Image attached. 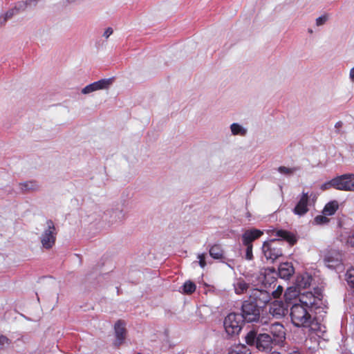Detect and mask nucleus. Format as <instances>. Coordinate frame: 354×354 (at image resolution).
<instances>
[{
    "label": "nucleus",
    "instance_id": "obj_1",
    "mask_svg": "<svg viewBox=\"0 0 354 354\" xmlns=\"http://www.w3.org/2000/svg\"><path fill=\"white\" fill-rule=\"evenodd\" d=\"M310 310L302 304H293L290 308L292 323L295 326L306 328L310 332L322 331L321 324L311 315Z\"/></svg>",
    "mask_w": 354,
    "mask_h": 354
},
{
    "label": "nucleus",
    "instance_id": "obj_35",
    "mask_svg": "<svg viewBox=\"0 0 354 354\" xmlns=\"http://www.w3.org/2000/svg\"><path fill=\"white\" fill-rule=\"evenodd\" d=\"M328 20V16L327 15H322L316 19V25L317 26H320L324 25Z\"/></svg>",
    "mask_w": 354,
    "mask_h": 354
},
{
    "label": "nucleus",
    "instance_id": "obj_36",
    "mask_svg": "<svg viewBox=\"0 0 354 354\" xmlns=\"http://www.w3.org/2000/svg\"><path fill=\"white\" fill-rule=\"evenodd\" d=\"M328 221V218L327 217H326L325 216H317L315 217V222L317 223V224H323V223H326Z\"/></svg>",
    "mask_w": 354,
    "mask_h": 354
},
{
    "label": "nucleus",
    "instance_id": "obj_29",
    "mask_svg": "<svg viewBox=\"0 0 354 354\" xmlns=\"http://www.w3.org/2000/svg\"><path fill=\"white\" fill-rule=\"evenodd\" d=\"M297 295V291L295 288L290 287L287 288L285 292L284 297L286 301L291 300L293 297H295Z\"/></svg>",
    "mask_w": 354,
    "mask_h": 354
},
{
    "label": "nucleus",
    "instance_id": "obj_28",
    "mask_svg": "<svg viewBox=\"0 0 354 354\" xmlns=\"http://www.w3.org/2000/svg\"><path fill=\"white\" fill-rule=\"evenodd\" d=\"M183 292L187 294H191L196 290V285L191 281H186L183 286Z\"/></svg>",
    "mask_w": 354,
    "mask_h": 354
},
{
    "label": "nucleus",
    "instance_id": "obj_26",
    "mask_svg": "<svg viewBox=\"0 0 354 354\" xmlns=\"http://www.w3.org/2000/svg\"><path fill=\"white\" fill-rule=\"evenodd\" d=\"M227 354H250V351L245 345L239 344L232 348Z\"/></svg>",
    "mask_w": 354,
    "mask_h": 354
},
{
    "label": "nucleus",
    "instance_id": "obj_22",
    "mask_svg": "<svg viewBox=\"0 0 354 354\" xmlns=\"http://www.w3.org/2000/svg\"><path fill=\"white\" fill-rule=\"evenodd\" d=\"M230 131L233 136H245L248 133L246 127L236 122L230 125Z\"/></svg>",
    "mask_w": 354,
    "mask_h": 354
},
{
    "label": "nucleus",
    "instance_id": "obj_37",
    "mask_svg": "<svg viewBox=\"0 0 354 354\" xmlns=\"http://www.w3.org/2000/svg\"><path fill=\"white\" fill-rule=\"evenodd\" d=\"M283 287L281 286H278L277 289L274 291H272V295L273 297L278 298L281 296L283 292Z\"/></svg>",
    "mask_w": 354,
    "mask_h": 354
},
{
    "label": "nucleus",
    "instance_id": "obj_2",
    "mask_svg": "<svg viewBox=\"0 0 354 354\" xmlns=\"http://www.w3.org/2000/svg\"><path fill=\"white\" fill-rule=\"evenodd\" d=\"M276 235L281 239H271L265 241L262 245V252L266 259L271 262H274L279 257L282 256V240L287 241L291 245L296 242L293 235L286 230H277Z\"/></svg>",
    "mask_w": 354,
    "mask_h": 354
},
{
    "label": "nucleus",
    "instance_id": "obj_10",
    "mask_svg": "<svg viewBox=\"0 0 354 354\" xmlns=\"http://www.w3.org/2000/svg\"><path fill=\"white\" fill-rule=\"evenodd\" d=\"M320 295L315 296L311 292H306L299 296L298 304H302L303 306L311 310L313 307H318L321 304Z\"/></svg>",
    "mask_w": 354,
    "mask_h": 354
},
{
    "label": "nucleus",
    "instance_id": "obj_11",
    "mask_svg": "<svg viewBox=\"0 0 354 354\" xmlns=\"http://www.w3.org/2000/svg\"><path fill=\"white\" fill-rule=\"evenodd\" d=\"M113 82V78L102 79L94 82L82 89V93L89 94L99 90L109 88Z\"/></svg>",
    "mask_w": 354,
    "mask_h": 354
},
{
    "label": "nucleus",
    "instance_id": "obj_39",
    "mask_svg": "<svg viewBox=\"0 0 354 354\" xmlns=\"http://www.w3.org/2000/svg\"><path fill=\"white\" fill-rule=\"evenodd\" d=\"M330 187H334V185H333V179H332L331 180L328 181V182H326L325 183H324L322 186H321V189L322 190H326L327 189H329Z\"/></svg>",
    "mask_w": 354,
    "mask_h": 354
},
{
    "label": "nucleus",
    "instance_id": "obj_20",
    "mask_svg": "<svg viewBox=\"0 0 354 354\" xmlns=\"http://www.w3.org/2000/svg\"><path fill=\"white\" fill-rule=\"evenodd\" d=\"M209 253L210 257L214 259H222L224 257L223 250L218 244H214L210 246Z\"/></svg>",
    "mask_w": 354,
    "mask_h": 354
},
{
    "label": "nucleus",
    "instance_id": "obj_18",
    "mask_svg": "<svg viewBox=\"0 0 354 354\" xmlns=\"http://www.w3.org/2000/svg\"><path fill=\"white\" fill-rule=\"evenodd\" d=\"M278 271L281 278L288 279L293 274L295 270L290 263L286 262L280 264Z\"/></svg>",
    "mask_w": 354,
    "mask_h": 354
},
{
    "label": "nucleus",
    "instance_id": "obj_12",
    "mask_svg": "<svg viewBox=\"0 0 354 354\" xmlns=\"http://www.w3.org/2000/svg\"><path fill=\"white\" fill-rule=\"evenodd\" d=\"M324 263L330 269H338L342 268V255L336 251H329L324 256Z\"/></svg>",
    "mask_w": 354,
    "mask_h": 354
},
{
    "label": "nucleus",
    "instance_id": "obj_19",
    "mask_svg": "<svg viewBox=\"0 0 354 354\" xmlns=\"http://www.w3.org/2000/svg\"><path fill=\"white\" fill-rule=\"evenodd\" d=\"M234 292L237 295L245 293L249 288V284L243 279H237L233 283Z\"/></svg>",
    "mask_w": 354,
    "mask_h": 354
},
{
    "label": "nucleus",
    "instance_id": "obj_5",
    "mask_svg": "<svg viewBox=\"0 0 354 354\" xmlns=\"http://www.w3.org/2000/svg\"><path fill=\"white\" fill-rule=\"evenodd\" d=\"M243 321L247 322H259L260 324V308L250 301H245L241 307Z\"/></svg>",
    "mask_w": 354,
    "mask_h": 354
},
{
    "label": "nucleus",
    "instance_id": "obj_38",
    "mask_svg": "<svg viewBox=\"0 0 354 354\" xmlns=\"http://www.w3.org/2000/svg\"><path fill=\"white\" fill-rule=\"evenodd\" d=\"M346 243L348 245L351 247H354V232L351 233L346 241Z\"/></svg>",
    "mask_w": 354,
    "mask_h": 354
},
{
    "label": "nucleus",
    "instance_id": "obj_14",
    "mask_svg": "<svg viewBox=\"0 0 354 354\" xmlns=\"http://www.w3.org/2000/svg\"><path fill=\"white\" fill-rule=\"evenodd\" d=\"M126 323L122 320H118L114 325L115 344L117 346L121 345L126 338Z\"/></svg>",
    "mask_w": 354,
    "mask_h": 354
},
{
    "label": "nucleus",
    "instance_id": "obj_17",
    "mask_svg": "<svg viewBox=\"0 0 354 354\" xmlns=\"http://www.w3.org/2000/svg\"><path fill=\"white\" fill-rule=\"evenodd\" d=\"M263 234V232L257 229L246 230L242 235L243 245H252V242L259 239Z\"/></svg>",
    "mask_w": 354,
    "mask_h": 354
},
{
    "label": "nucleus",
    "instance_id": "obj_15",
    "mask_svg": "<svg viewBox=\"0 0 354 354\" xmlns=\"http://www.w3.org/2000/svg\"><path fill=\"white\" fill-rule=\"evenodd\" d=\"M269 313L273 317L280 319L288 313V308L282 301H275L270 306Z\"/></svg>",
    "mask_w": 354,
    "mask_h": 354
},
{
    "label": "nucleus",
    "instance_id": "obj_25",
    "mask_svg": "<svg viewBox=\"0 0 354 354\" xmlns=\"http://www.w3.org/2000/svg\"><path fill=\"white\" fill-rule=\"evenodd\" d=\"M38 0H27L19 2L15 7L16 11L24 10L28 7H32L37 4Z\"/></svg>",
    "mask_w": 354,
    "mask_h": 354
},
{
    "label": "nucleus",
    "instance_id": "obj_44",
    "mask_svg": "<svg viewBox=\"0 0 354 354\" xmlns=\"http://www.w3.org/2000/svg\"><path fill=\"white\" fill-rule=\"evenodd\" d=\"M271 354H281V353H279L278 352H272Z\"/></svg>",
    "mask_w": 354,
    "mask_h": 354
},
{
    "label": "nucleus",
    "instance_id": "obj_4",
    "mask_svg": "<svg viewBox=\"0 0 354 354\" xmlns=\"http://www.w3.org/2000/svg\"><path fill=\"white\" fill-rule=\"evenodd\" d=\"M245 341L248 344L255 345L259 351H263L270 350L273 346H276L270 334L263 333L257 335L253 330L247 334Z\"/></svg>",
    "mask_w": 354,
    "mask_h": 354
},
{
    "label": "nucleus",
    "instance_id": "obj_43",
    "mask_svg": "<svg viewBox=\"0 0 354 354\" xmlns=\"http://www.w3.org/2000/svg\"><path fill=\"white\" fill-rule=\"evenodd\" d=\"M341 125H342V122H338L335 124V127H340Z\"/></svg>",
    "mask_w": 354,
    "mask_h": 354
},
{
    "label": "nucleus",
    "instance_id": "obj_6",
    "mask_svg": "<svg viewBox=\"0 0 354 354\" xmlns=\"http://www.w3.org/2000/svg\"><path fill=\"white\" fill-rule=\"evenodd\" d=\"M243 323V317L240 314L232 313L225 318L223 324L226 333L233 335L241 331Z\"/></svg>",
    "mask_w": 354,
    "mask_h": 354
},
{
    "label": "nucleus",
    "instance_id": "obj_40",
    "mask_svg": "<svg viewBox=\"0 0 354 354\" xmlns=\"http://www.w3.org/2000/svg\"><path fill=\"white\" fill-rule=\"evenodd\" d=\"M112 33H113V29L111 28H108L106 29V30L103 33V37H104L105 38L107 39L110 37V35H112Z\"/></svg>",
    "mask_w": 354,
    "mask_h": 354
},
{
    "label": "nucleus",
    "instance_id": "obj_33",
    "mask_svg": "<svg viewBox=\"0 0 354 354\" xmlns=\"http://www.w3.org/2000/svg\"><path fill=\"white\" fill-rule=\"evenodd\" d=\"M206 257L207 254L205 253H201L197 255L198 263L201 268H204L207 265Z\"/></svg>",
    "mask_w": 354,
    "mask_h": 354
},
{
    "label": "nucleus",
    "instance_id": "obj_24",
    "mask_svg": "<svg viewBox=\"0 0 354 354\" xmlns=\"http://www.w3.org/2000/svg\"><path fill=\"white\" fill-rule=\"evenodd\" d=\"M338 208V204L336 201L330 202L326 205L323 213L325 215L330 216L335 214Z\"/></svg>",
    "mask_w": 354,
    "mask_h": 354
},
{
    "label": "nucleus",
    "instance_id": "obj_3",
    "mask_svg": "<svg viewBox=\"0 0 354 354\" xmlns=\"http://www.w3.org/2000/svg\"><path fill=\"white\" fill-rule=\"evenodd\" d=\"M260 326H262V330L268 331L270 333L271 339H273L275 345L281 346L286 339V332L282 324L274 322L269 323L268 319L261 317Z\"/></svg>",
    "mask_w": 354,
    "mask_h": 354
},
{
    "label": "nucleus",
    "instance_id": "obj_23",
    "mask_svg": "<svg viewBox=\"0 0 354 354\" xmlns=\"http://www.w3.org/2000/svg\"><path fill=\"white\" fill-rule=\"evenodd\" d=\"M20 189L22 191H35L39 189L38 184L35 181H28L19 184Z\"/></svg>",
    "mask_w": 354,
    "mask_h": 354
},
{
    "label": "nucleus",
    "instance_id": "obj_27",
    "mask_svg": "<svg viewBox=\"0 0 354 354\" xmlns=\"http://www.w3.org/2000/svg\"><path fill=\"white\" fill-rule=\"evenodd\" d=\"M298 170V167H287L285 166H281L277 169V171L281 174L284 175L286 176H291Z\"/></svg>",
    "mask_w": 354,
    "mask_h": 354
},
{
    "label": "nucleus",
    "instance_id": "obj_42",
    "mask_svg": "<svg viewBox=\"0 0 354 354\" xmlns=\"http://www.w3.org/2000/svg\"><path fill=\"white\" fill-rule=\"evenodd\" d=\"M289 354H301V353L298 351H294L290 353Z\"/></svg>",
    "mask_w": 354,
    "mask_h": 354
},
{
    "label": "nucleus",
    "instance_id": "obj_9",
    "mask_svg": "<svg viewBox=\"0 0 354 354\" xmlns=\"http://www.w3.org/2000/svg\"><path fill=\"white\" fill-rule=\"evenodd\" d=\"M250 300L259 308L265 306L271 299L270 292L265 290L254 288L250 290Z\"/></svg>",
    "mask_w": 354,
    "mask_h": 354
},
{
    "label": "nucleus",
    "instance_id": "obj_7",
    "mask_svg": "<svg viewBox=\"0 0 354 354\" xmlns=\"http://www.w3.org/2000/svg\"><path fill=\"white\" fill-rule=\"evenodd\" d=\"M56 235L54 223L51 220L47 221L46 227L40 236L42 247L47 250L52 248L56 241Z\"/></svg>",
    "mask_w": 354,
    "mask_h": 354
},
{
    "label": "nucleus",
    "instance_id": "obj_31",
    "mask_svg": "<svg viewBox=\"0 0 354 354\" xmlns=\"http://www.w3.org/2000/svg\"><path fill=\"white\" fill-rule=\"evenodd\" d=\"M16 12L17 11L14 8L8 10L3 16L0 17V26L4 24L6 21L11 18Z\"/></svg>",
    "mask_w": 354,
    "mask_h": 354
},
{
    "label": "nucleus",
    "instance_id": "obj_34",
    "mask_svg": "<svg viewBox=\"0 0 354 354\" xmlns=\"http://www.w3.org/2000/svg\"><path fill=\"white\" fill-rule=\"evenodd\" d=\"M11 341L6 336L0 335V348H2L10 344Z\"/></svg>",
    "mask_w": 354,
    "mask_h": 354
},
{
    "label": "nucleus",
    "instance_id": "obj_8",
    "mask_svg": "<svg viewBox=\"0 0 354 354\" xmlns=\"http://www.w3.org/2000/svg\"><path fill=\"white\" fill-rule=\"evenodd\" d=\"M334 188L354 192V174H346L333 178Z\"/></svg>",
    "mask_w": 354,
    "mask_h": 354
},
{
    "label": "nucleus",
    "instance_id": "obj_21",
    "mask_svg": "<svg viewBox=\"0 0 354 354\" xmlns=\"http://www.w3.org/2000/svg\"><path fill=\"white\" fill-rule=\"evenodd\" d=\"M312 281V277L305 273L297 277V284L300 288H306L310 286Z\"/></svg>",
    "mask_w": 354,
    "mask_h": 354
},
{
    "label": "nucleus",
    "instance_id": "obj_45",
    "mask_svg": "<svg viewBox=\"0 0 354 354\" xmlns=\"http://www.w3.org/2000/svg\"><path fill=\"white\" fill-rule=\"evenodd\" d=\"M308 32L309 33H313V30L311 29H308Z\"/></svg>",
    "mask_w": 354,
    "mask_h": 354
},
{
    "label": "nucleus",
    "instance_id": "obj_13",
    "mask_svg": "<svg viewBox=\"0 0 354 354\" xmlns=\"http://www.w3.org/2000/svg\"><path fill=\"white\" fill-rule=\"evenodd\" d=\"M313 196V194L310 196L308 193L302 192V194L293 209V212L299 216H303L306 214L308 211V205L310 198Z\"/></svg>",
    "mask_w": 354,
    "mask_h": 354
},
{
    "label": "nucleus",
    "instance_id": "obj_16",
    "mask_svg": "<svg viewBox=\"0 0 354 354\" xmlns=\"http://www.w3.org/2000/svg\"><path fill=\"white\" fill-rule=\"evenodd\" d=\"M108 221L111 224H118L122 223L126 218V213L121 208H114L109 210L108 212Z\"/></svg>",
    "mask_w": 354,
    "mask_h": 354
},
{
    "label": "nucleus",
    "instance_id": "obj_30",
    "mask_svg": "<svg viewBox=\"0 0 354 354\" xmlns=\"http://www.w3.org/2000/svg\"><path fill=\"white\" fill-rule=\"evenodd\" d=\"M345 279L347 283L352 287H354V268L348 269L345 274Z\"/></svg>",
    "mask_w": 354,
    "mask_h": 354
},
{
    "label": "nucleus",
    "instance_id": "obj_41",
    "mask_svg": "<svg viewBox=\"0 0 354 354\" xmlns=\"http://www.w3.org/2000/svg\"><path fill=\"white\" fill-rule=\"evenodd\" d=\"M349 80L351 83L354 84V66L350 69Z\"/></svg>",
    "mask_w": 354,
    "mask_h": 354
},
{
    "label": "nucleus",
    "instance_id": "obj_32",
    "mask_svg": "<svg viewBox=\"0 0 354 354\" xmlns=\"http://www.w3.org/2000/svg\"><path fill=\"white\" fill-rule=\"evenodd\" d=\"M245 247V252L244 258L248 261H251L253 259V254H252V245H243Z\"/></svg>",
    "mask_w": 354,
    "mask_h": 354
}]
</instances>
